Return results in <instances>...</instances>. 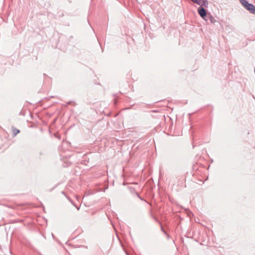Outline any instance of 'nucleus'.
<instances>
[{"instance_id": "nucleus-1", "label": "nucleus", "mask_w": 255, "mask_h": 255, "mask_svg": "<svg viewBox=\"0 0 255 255\" xmlns=\"http://www.w3.org/2000/svg\"><path fill=\"white\" fill-rule=\"evenodd\" d=\"M198 12L199 15L201 16V17H202L203 18L207 14L205 9L202 7H200L199 8H198Z\"/></svg>"}, {"instance_id": "nucleus-2", "label": "nucleus", "mask_w": 255, "mask_h": 255, "mask_svg": "<svg viewBox=\"0 0 255 255\" xmlns=\"http://www.w3.org/2000/svg\"><path fill=\"white\" fill-rule=\"evenodd\" d=\"M246 8L253 13H255V6L253 4L249 3Z\"/></svg>"}, {"instance_id": "nucleus-3", "label": "nucleus", "mask_w": 255, "mask_h": 255, "mask_svg": "<svg viewBox=\"0 0 255 255\" xmlns=\"http://www.w3.org/2000/svg\"><path fill=\"white\" fill-rule=\"evenodd\" d=\"M208 4L209 2L207 0H202L200 5L201 7H203V6H204L206 7L208 6Z\"/></svg>"}, {"instance_id": "nucleus-4", "label": "nucleus", "mask_w": 255, "mask_h": 255, "mask_svg": "<svg viewBox=\"0 0 255 255\" xmlns=\"http://www.w3.org/2000/svg\"><path fill=\"white\" fill-rule=\"evenodd\" d=\"M241 2L246 8L247 7L248 4H249L246 0H241Z\"/></svg>"}, {"instance_id": "nucleus-5", "label": "nucleus", "mask_w": 255, "mask_h": 255, "mask_svg": "<svg viewBox=\"0 0 255 255\" xmlns=\"http://www.w3.org/2000/svg\"><path fill=\"white\" fill-rule=\"evenodd\" d=\"M193 3H196L198 5H201L202 0H191Z\"/></svg>"}, {"instance_id": "nucleus-6", "label": "nucleus", "mask_w": 255, "mask_h": 255, "mask_svg": "<svg viewBox=\"0 0 255 255\" xmlns=\"http://www.w3.org/2000/svg\"><path fill=\"white\" fill-rule=\"evenodd\" d=\"M210 20L212 23H215L216 22L215 18L212 16L210 17Z\"/></svg>"}, {"instance_id": "nucleus-7", "label": "nucleus", "mask_w": 255, "mask_h": 255, "mask_svg": "<svg viewBox=\"0 0 255 255\" xmlns=\"http://www.w3.org/2000/svg\"><path fill=\"white\" fill-rule=\"evenodd\" d=\"M19 132V130H16V132H14V134L16 135L17 133Z\"/></svg>"}]
</instances>
